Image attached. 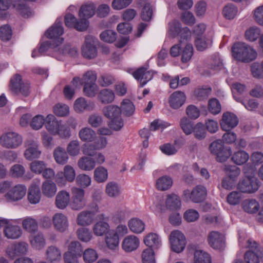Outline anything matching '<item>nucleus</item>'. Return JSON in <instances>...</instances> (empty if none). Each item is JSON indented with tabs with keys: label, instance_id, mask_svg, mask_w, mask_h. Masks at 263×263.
Here are the masks:
<instances>
[{
	"label": "nucleus",
	"instance_id": "1",
	"mask_svg": "<svg viewBox=\"0 0 263 263\" xmlns=\"http://www.w3.org/2000/svg\"><path fill=\"white\" fill-rule=\"evenodd\" d=\"M64 33L62 23L57 19L55 23L49 28L45 33V35L51 41H45L41 44L38 52L41 55L48 51L49 48L55 49L61 45L64 39L60 37Z\"/></svg>",
	"mask_w": 263,
	"mask_h": 263
},
{
	"label": "nucleus",
	"instance_id": "2",
	"mask_svg": "<svg viewBox=\"0 0 263 263\" xmlns=\"http://www.w3.org/2000/svg\"><path fill=\"white\" fill-rule=\"evenodd\" d=\"M232 55L236 60L250 62L255 60L257 57L256 51L242 42H236L232 47Z\"/></svg>",
	"mask_w": 263,
	"mask_h": 263
},
{
	"label": "nucleus",
	"instance_id": "3",
	"mask_svg": "<svg viewBox=\"0 0 263 263\" xmlns=\"http://www.w3.org/2000/svg\"><path fill=\"white\" fill-rule=\"evenodd\" d=\"M104 116L110 121L108 125L111 129L118 131L124 126V122L121 118V109L117 105H109L103 108Z\"/></svg>",
	"mask_w": 263,
	"mask_h": 263
},
{
	"label": "nucleus",
	"instance_id": "4",
	"mask_svg": "<svg viewBox=\"0 0 263 263\" xmlns=\"http://www.w3.org/2000/svg\"><path fill=\"white\" fill-rule=\"evenodd\" d=\"M9 89L15 95L21 93L27 97L30 93V84L28 82H23L21 74H15L10 79Z\"/></svg>",
	"mask_w": 263,
	"mask_h": 263
},
{
	"label": "nucleus",
	"instance_id": "5",
	"mask_svg": "<svg viewBox=\"0 0 263 263\" xmlns=\"http://www.w3.org/2000/svg\"><path fill=\"white\" fill-rule=\"evenodd\" d=\"M206 195V189L201 185H196L191 192L189 190H185L183 192L184 200L186 201L190 200L194 203H200L204 201Z\"/></svg>",
	"mask_w": 263,
	"mask_h": 263
},
{
	"label": "nucleus",
	"instance_id": "6",
	"mask_svg": "<svg viewBox=\"0 0 263 263\" xmlns=\"http://www.w3.org/2000/svg\"><path fill=\"white\" fill-rule=\"evenodd\" d=\"M260 186V181L254 176H247L241 179L238 184L237 189L244 193H253L256 192Z\"/></svg>",
	"mask_w": 263,
	"mask_h": 263
},
{
	"label": "nucleus",
	"instance_id": "7",
	"mask_svg": "<svg viewBox=\"0 0 263 263\" xmlns=\"http://www.w3.org/2000/svg\"><path fill=\"white\" fill-rule=\"evenodd\" d=\"M83 249L78 241H72L68 247V251L64 254L65 263H79L78 258L83 254Z\"/></svg>",
	"mask_w": 263,
	"mask_h": 263
},
{
	"label": "nucleus",
	"instance_id": "8",
	"mask_svg": "<svg viewBox=\"0 0 263 263\" xmlns=\"http://www.w3.org/2000/svg\"><path fill=\"white\" fill-rule=\"evenodd\" d=\"M170 241L173 251L179 253L184 250L186 245V239L181 231H173L170 236Z\"/></svg>",
	"mask_w": 263,
	"mask_h": 263
},
{
	"label": "nucleus",
	"instance_id": "9",
	"mask_svg": "<svg viewBox=\"0 0 263 263\" xmlns=\"http://www.w3.org/2000/svg\"><path fill=\"white\" fill-rule=\"evenodd\" d=\"M86 82L83 87V93L86 97L92 98L96 95L98 86L96 84L97 74L95 71H88L85 73Z\"/></svg>",
	"mask_w": 263,
	"mask_h": 263
},
{
	"label": "nucleus",
	"instance_id": "10",
	"mask_svg": "<svg viewBox=\"0 0 263 263\" xmlns=\"http://www.w3.org/2000/svg\"><path fill=\"white\" fill-rule=\"evenodd\" d=\"M22 143V137L15 132H8L0 137V143L4 147L16 148Z\"/></svg>",
	"mask_w": 263,
	"mask_h": 263
},
{
	"label": "nucleus",
	"instance_id": "11",
	"mask_svg": "<svg viewBox=\"0 0 263 263\" xmlns=\"http://www.w3.org/2000/svg\"><path fill=\"white\" fill-rule=\"evenodd\" d=\"M154 73L155 71L148 70L147 68L142 66L134 71L132 74L136 80L140 81L139 87H143L153 79Z\"/></svg>",
	"mask_w": 263,
	"mask_h": 263
},
{
	"label": "nucleus",
	"instance_id": "12",
	"mask_svg": "<svg viewBox=\"0 0 263 263\" xmlns=\"http://www.w3.org/2000/svg\"><path fill=\"white\" fill-rule=\"evenodd\" d=\"M71 193L72 200L70 204L71 209L75 210L82 209L85 205L84 190L78 187H73Z\"/></svg>",
	"mask_w": 263,
	"mask_h": 263
},
{
	"label": "nucleus",
	"instance_id": "13",
	"mask_svg": "<svg viewBox=\"0 0 263 263\" xmlns=\"http://www.w3.org/2000/svg\"><path fill=\"white\" fill-rule=\"evenodd\" d=\"M76 177L73 168L69 165L64 167V172H59L55 176V181L59 186L65 185L66 181L72 182Z\"/></svg>",
	"mask_w": 263,
	"mask_h": 263
},
{
	"label": "nucleus",
	"instance_id": "14",
	"mask_svg": "<svg viewBox=\"0 0 263 263\" xmlns=\"http://www.w3.org/2000/svg\"><path fill=\"white\" fill-rule=\"evenodd\" d=\"M107 143L106 138L101 137L95 142L94 144H84L83 147V154L89 157H93L97 153L96 150L105 147Z\"/></svg>",
	"mask_w": 263,
	"mask_h": 263
},
{
	"label": "nucleus",
	"instance_id": "15",
	"mask_svg": "<svg viewBox=\"0 0 263 263\" xmlns=\"http://www.w3.org/2000/svg\"><path fill=\"white\" fill-rule=\"evenodd\" d=\"M238 124V119L236 115L230 112H224L220 122L221 128L226 132L230 131Z\"/></svg>",
	"mask_w": 263,
	"mask_h": 263
},
{
	"label": "nucleus",
	"instance_id": "16",
	"mask_svg": "<svg viewBox=\"0 0 263 263\" xmlns=\"http://www.w3.org/2000/svg\"><path fill=\"white\" fill-rule=\"evenodd\" d=\"M210 246L215 250H222L224 247V240L222 235L216 231L211 232L208 236Z\"/></svg>",
	"mask_w": 263,
	"mask_h": 263
},
{
	"label": "nucleus",
	"instance_id": "17",
	"mask_svg": "<svg viewBox=\"0 0 263 263\" xmlns=\"http://www.w3.org/2000/svg\"><path fill=\"white\" fill-rule=\"evenodd\" d=\"M187 248L189 250H193L194 252V263H212V257L208 252L201 250H196L194 245H190Z\"/></svg>",
	"mask_w": 263,
	"mask_h": 263
},
{
	"label": "nucleus",
	"instance_id": "18",
	"mask_svg": "<svg viewBox=\"0 0 263 263\" xmlns=\"http://www.w3.org/2000/svg\"><path fill=\"white\" fill-rule=\"evenodd\" d=\"M26 192V186L24 185L18 184L10 190L6 194V197L11 201H18L23 198Z\"/></svg>",
	"mask_w": 263,
	"mask_h": 263
},
{
	"label": "nucleus",
	"instance_id": "19",
	"mask_svg": "<svg viewBox=\"0 0 263 263\" xmlns=\"http://www.w3.org/2000/svg\"><path fill=\"white\" fill-rule=\"evenodd\" d=\"M186 96L184 92L176 91L171 95L168 103L171 108L177 109L184 104Z\"/></svg>",
	"mask_w": 263,
	"mask_h": 263
},
{
	"label": "nucleus",
	"instance_id": "20",
	"mask_svg": "<svg viewBox=\"0 0 263 263\" xmlns=\"http://www.w3.org/2000/svg\"><path fill=\"white\" fill-rule=\"evenodd\" d=\"M27 246L25 242L14 243L7 249L6 252L8 256L13 259L16 256L25 254L27 251Z\"/></svg>",
	"mask_w": 263,
	"mask_h": 263
},
{
	"label": "nucleus",
	"instance_id": "21",
	"mask_svg": "<svg viewBox=\"0 0 263 263\" xmlns=\"http://www.w3.org/2000/svg\"><path fill=\"white\" fill-rule=\"evenodd\" d=\"M88 37H86L85 44L82 47V54L86 59H92L97 56V50L96 46L88 42Z\"/></svg>",
	"mask_w": 263,
	"mask_h": 263
},
{
	"label": "nucleus",
	"instance_id": "22",
	"mask_svg": "<svg viewBox=\"0 0 263 263\" xmlns=\"http://www.w3.org/2000/svg\"><path fill=\"white\" fill-rule=\"evenodd\" d=\"M139 240L137 237L129 235L123 240L122 246L125 251L130 252L137 249L139 246Z\"/></svg>",
	"mask_w": 263,
	"mask_h": 263
},
{
	"label": "nucleus",
	"instance_id": "23",
	"mask_svg": "<svg viewBox=\"0 0 263 263\" xmlns=\"http://www.w3.org/2000/svg\"><path fill=\"white\" fill-rule=\"evenodd\" d=\"M53 223L55 228L59 231L64 232L68 228L67 217L62 213H57L53 217Z\"/></svg>",
	"mask_w": 263,
	"mask_h": 263
},
{
	"label": "nucleus",
	"instance_id": "24",
	"mask_svg": "<svg viewBox=\"0 0 263 263\" xmlns=\"http://www.w3.org/2000/svg\"><path fill=\"white\" fill-rule=\"evenodd\" d=\"M61 124V122L58 121L53 115L49 114L46 118L45 126L51 134L55 135Z\"/></svg>",
	"mask_w": 263,
	"mask_h": 263
},
{
	"label": "nucleus",
	"instance_id": "25",
	"mask_svg": "<svg viewBox=\"0 0 263 263\" xmlns=\"http://www.w3.org/2000/svg\"><path fill=\"white\" fill-rule=\"evenodd\" d=\"M96 11V7L93 3H89L82 5L79 11L80 17L85 18L87 20L92 17Z\"/></svg>",
	"mask_w": 263,
	"mask_h": 263
},
{
	"label": "nucleus",
	"instance_id": "26",
	"mask_svg": "<svg viewBox=\"0 0 263 263\" xmlns=\"http://www.w3.org/2000/svg\"><path fill=\"white\" fill-rule=\"evenodd\" d=\"M144 243L153 250L158 249L161 245V242L159 236L156 233H151L144 238Z\"/></svg>",
	"mask_w": 263,
	"mask_h": 263
},
{
	"label": "nucleus",
	"instance_id": "27",
	"mask_svg": "<svg viewBox=\"0 0 263 263\" xmlns=\"http://www.w3.org/2000/svg\"><path fill=\"white\" fill-rule=\"evenodd\" d=\"M115 98L114 91L108 88L101 90L98 94V100L104 104L111 103L115 100Z\"/></svg>",
	"mask_w": 263,
	"mask_h": 263
},
{
	"label": "nucleus",
	"instance_id": "28",
	"mask_svg": "<svg viewBox=\"0 0 263 263\" xmlns=\"http://www.w3.org/2000/svg\"><path fill=\"white\" fill-rule=\"evenodd\" d=\"M95 213L89 211L81 212L77 217V223L80 226H86L91 224L94 219Z\"/></svg>",
	"mask_w": 263,
	"mask_h": 263
},
{
	"label": "nucleus",
	"instance_id": "29",
	"mask_svg": "<svg viewBox=\"0 0 263 263\" xmlns=\"http://www.w3.org/2000/svg\"><path fill=\"white\" fill-rule=\"evenodd\" d=\"M165 204L167 209L171 211L179 210L181 206L179 197L174 194L168 195Z\"/></svg>",
	"mask_w": 263,
	"mask_h": 263
},
{
	"label": "nucleus",
	"instance_id": "30",
	"mask_svg": "<svg viewBox=\"0 0 263 263\" xmlns=\"http://www.w3.org/2000/svg\"><path fill=\"white\" fill-rule=\"evenodd\" d=\"M129 230L136 234L141 233L145 229V223L138 218H133L128 222Z\"/></svg>",
	"mask_w": 263,
	"mask_h": 263
},
{
	"label": "nucleus",
	"instance_id": "31",
	"mask_svg": "<svg viewBox=\"0 0 263 263\" xmlns=\"http://www.w3.org/2000/svg\"><path fill=\"white\" fill-rule=\"evenodd\" d=\"M78 164L80 168L83 171H91L95 168L96 161L91 157L83 156L79 159Z\"/></svg>",
	"mask_w": 263,
	"mask_h": 263
},
{
	"label": "nucleus",
	"instance_id": "32",
	"mask_svg": "<svg viewBox=\"0 0 263 263\" xmlns=\"http://www.w3.org/2000/svg\"><path fill=\"white\" fill-rule=\"evenodd\" d=\"M41 197V190L39 186L31 185L28 190L27 198L31 204H36L40 201Z\"/></svg>",
	"mask_w": 263,
	"mask_h": 263
},
{
	"label": "nucleus",
	"instance_id": "33",
	"mask_svg": "<svg viewBox=\"0 0 263 263\" xmlns=\"http://www.w3.org/2000/svg\"><path fill=\"white\" fill-rule=\"evenodd\" d=\"M42 191L45 196L52 197L57 192L56 184L50 180H46L42 184Z\"/></svg>",
	"mask_w": 263,
	"mask_h": 263
},
{
	"label": "nucleus",
	"instance_id": "34",
	"mask_svg": "<svg viewBox=\"0 0 263 263\" xmlns=\"http://www.w3.org/2000/svg\"><path fill=\"white\" fill-rule=\"evenodd\" d=\"M6 237L9 239L18 238L22 235V230L18 226L8 225L4 229Z\"/></svg>",
	"mask_w": 263,
	"mask_h": 263
},
{
	"label": "nucleus",
	"instance_id": "35",
	"mask_svg": "<svg viewBox=\"0 0 263 263\" xmlns=\"http://www.w3.org/2000/svg\"><path fill=\"white\" fill-rule=\"evenodd\" d=\"M53 157L56 162L61 165L65 164L68 159L67 152L64 148L60 146L54 150Z\"/></svg>",
	"mask_w": 263,
	"mask_h": 263
},
{
	"label": "nucleus",
	"instance_id": "36",
	"mask_svg": "<svg viewBox=\"0 0 263 263\" xmlns=\"http://www.w3.org/2000/svg\"><path fill=\"white\" fill-rule=\"evenodd\" d=\"M69 201V195L66 191H62L57 194L55 198V204L59 209H63L65 208Z\"/></svg>",
	"mask_w": 263,
	"mask_h": 263
},
{
	"label": "nucleus",
	"instance_id": "37",
	"mask_svg": "<svg viewBox=\"0 0 263 263\" xmlns=\"http://www.w3.org/2000/svg\"><path fill=\"white\" fill-rule=\"evenodd\" d=\"M249 158L248 153L245 151H238L235 152L231 157L232 161L237 165H241L246 163Z\"/></svg>",
	"mask_w": 263,
	"mask_h": 263
},
{
	"label": "nucleus",
	"instance_id": "38",
	"mask_svg": "<svg viewBox=\"0 0 263 263\" xmlns=\"http://www.w3.org/2000/svg\"><path fill=\"white\" fill-rule=\"evenodd\" d=\"M244 259L247 263H260V261L263 262V255L261 253L248 250L244 254Z\"/></svg>",
	"mask_w": 263,
	"mask_h": 263
},
{
	"label": "nucleus",
	"instance_id": "39",
	"mask_svg": "<svg viewBox=\"0 0 263 263\" xmlns=\"http://www.w3.org/2000/svg\"><path fill=\"white\" fill-rule=\"evenodd\" d=\"M243 210L248 213H255L259 209V204L255 199H247L242 204Z\"/></svg>",
	"mask_w": 263,
	"mask_h": 263
},
{
	"label": "nucleus",
	"instance_id": "40",
	"mask_svg": "<svg viewBox=\"0 0 263 263\" xmlns=\"http://www.w3.org/2000/svg\"><path fill=\"white\" fill-rule=\"evenodd\" d=\"M172 179L167 176H163L159 178L156 182V188L159 191H166L172 185Z\"/></svg>",
	"mask_w": 263,
	"mask_h": 263
},
{
	"label": "nucleus",
	"instance_id": "41",
	"mask_svg": "<svg viewBox=\"0 0 263 263\" xmlns=\"http://www.w3.org/2000/svg\"><path fill=\"white\" fill-rule=\"evenodd\" d=\"M121 113L126 117L132 116L135 110L133 103L128 99L123 100L121 104Z\"/></svg>",
	"mask_w": 263,
	"mask_h": 263
},
{
	"label": "nucleus",
	"instance_id": "42",
	"mask_svg": "<svg viewBox=\"0 0 263 263\" xmlns=\"http://www.w3.org/2000/svg\"><path fill=\"white\" fill-rule=\"evenodd\" d=\"M12 29L9 25L5 24L0 27V40L2 41H9L12 39Z\"/></svg>",
	"mask_w": 263,
	"mask_h": 263
},
{
	"label": "nucleus",
	"instance_id": "43",
	"mask_svg": "<svg viewBox=\"0 0 263 263\" xmlns=\"http://www.w3.org/2000/svg\"><path fill=\"white\" fill-rule=\"evenodd\" d=\"M80 138L83 141L91 142L96 138V133L90 128H82L79 132Z\"/></svg>",
	"mask_w": 263,
	"mask_h": 263
},
{
	"label": "nucleus",
	"instance_id": "44",
	"mask_svg": "<svg viewBox=\"0 0 263 263\" xmlns=\"http://www.w3.org/2000/svg\"><path fill=\"white\" fill-rule=\"evenodd\" d=\"M182 29L181 24L179 21L175 20L168 24V32L173 38L178 36Z\"/></svg>",
	"mask_w": 263,
	"mask_h": 263
},
{
	"label": "nucleus",
	"instance_id": "45",
	"mask_svg": "<svg viewBox=\"0 0 263 263\" xmlns=\"http://www.w3.org/2000/svg\"><path fill=\"white\" fill-rule=\"evenodd\" d=\"M120 237L113 231L107 235L105 241L107 247L111 249H115L119 245Z\"/></svg>",
	"mask_w": 263,
	"mask_h": 263
},
{
	"label": "nucleus",
	"instance_id": "46",
	"mask_svg": "<svg viewBox=\"0 0 263 263\" xmlns=\"http://www.w3.org/2000/svg\"><path fill=\"white\" fill-rule=\"evenodd\" d=\"M108 177L107 170L103 166H99L94 171V178L98 183L105 182Z\"/></svg>",
	"mask_w": 263,
	"mask_h": 263
},
{
	"label": "nucleus",
	"instance_id": "47",
	"mask_svg": "<svg viewBox=\"0 0 263 263\" xmlns=\"http://www.w3.org/2000/svg\"><path fill=\"white\" fill-rule=\"evenodd\" d=\"M47 259L51 262L59 260L61 257V254L60 250L55 247H49L47 252Z\"/></svg>",
	"mask_w": 263,
	"mask_h": 263
},
{
	"label": "nucleus",
	"instance_id": "48",
	"mask_svg": "<svg viewBox=\"0 0 263 263\" xmlns=\"http://www.w3.org/2000/svg\"><path fill=\"white\" fill-rule=\"evenodd\" d=\"M109 226L106 222L100 221L93 227V232L97 236H102L106 234L109 230Z\"/></svg>",
	"mask_w": 263,
	"mask_h": 263
},
{
	"label": "nucleus",
	"instance_id": "49",
	"mask_svg": "<svg viewBox=\"0 0 263 263\" xmlns=\"http://www.w3.org/2000/svg\"><path fill=\"white\" fill-rule=\"evenodd\" d=\"M180 125L183 132L186 135L191 134L194 130V123L186 117H183L180 120Z\"/></svg>",
	"mask_w": 263,
	"mask_h": 263
},
{
	"label": "nucleus",
	"instance_id": "50",
	"mask_svg": "<svg viewBox=\"0 0 263 263\" xmlns=\"http://www.w3.org/2000/svg\"><path fill=\"white\" fill-rule=\"evenodd\" d=\"M194 137L198 140H202L206 137V132L205 125L201 123H197L194 128L193 130Z\"/></svg>",
	"mask_w": 263,
	"mask_h": 263
},
{
	"label": "nucleus",
	"instance_id": "51",
	"mask_svg": "<svg viewBox=\"0 0 263 263\" xmlns=\"http://www.w3.org/2000/svg\"><path fill=\"white\" fill-rule=\"evenodd\" d=\"M208 106L210 112L214 115L219 114L221 110L220 102L216 98L210 99L208 101Z\"/></svg>",
	"mask_w": 263,
	"mask_h": 263
},
{
	"label": "nucleus",
	"instance_id": "52",
	"mask_svg": "<svg viewBox=\"0 0 263 263\" xmlns=\"http://www.w3.org/2000/svg\"><path fill=\"white\" fill-rule=\"evenodd\" d=\"M224 171L227 177L236 180L237 177L240 173V169L235 165H227L225 166Z\"/></svg>",
	"mask_w": 263,
	"mask_h": 263
},
{
	"label": "nucleus",
	"instance_id": "53",
	"mask_svg": "<svg viewBox=\"0 0 263 263\" xmlns=\"http://www.w3.org/2000/svg\"><path fill=\"white\" fill-rule=\"evenodd\" d=\"M231 155L232 151L231 148L224 146L223 148H221L215 155L216 160L218 162H223L226 161Z\"/></svg>",
	"mask_w": 263,
	"mask_h": 263
},
{
	"label": "nucleus",
	"instance_id": "54",
	"mask_svg": "<svg viewBox=\"0 0 263 263\" xmlns=\"http://www.w3.org/2000/svg\"><path fill=\"white\" fill-rule=\"evenodd\" d=\"M194 49L191 44H187L181 52V61L183 63L188 62L192 58Z\"/></svg>",
	"mask_w": 263,
	"mask_h": 263
},
{
	"label": "nucleus",
	"instance_id": "55",
	"mask_svg": "<svg viewBox=\"0 0 263 263\" xmlns=\"http://www.w3.org/2000/svg\"><path fill=\"white\" fill-rule=\"evenodd\" d=\"M117 36V33L112 30H105L100 35L101 40L105 42L112 43L114 42Z\"/></svg>",
	"mask_w": 263,
	"mask_h": 263
},
{
	"label": "nucleus",
	"instance_id": "56",
	"mask_svg": "<svg viewBox=\"0 0 263 263\" xmlns=\"http://www.w3.org/2000/svg\"><path fill=\"white\" fill-rule=\"evenodd\" d=\"M237 13V7L233 4H228L223 9L224 16L228 20L233 19Z\"/></svg>",
	"mask_w": 263,
	"mask_h": 263
},
{
	"label": "nucleus",
	"instance_id": "57",
	"mask_svg": "<svg viewBox=\"0 0 263 263\" xmlns=\"http://www.w3.org/2000/svg\"><path fill=\"white\" fill-rule=\"evenodd\" d=\"M46 118L43 115H37L34 117L30 122L31 127L34 130L40 129L45 124Z\"/></svg>",
	"mask_w": 263,
	"mask_h": 263
},
{
	"label": "nucleus",
	"instance_id": "58",
	"mask_svg": "<svg viewBox=\"0 0 263 263\" xmlns=\"http://www.w3.org/2000/svg\"><path fill=\"white\" fill-rule=\"evenodd\" d=\"M152 7L149 3L145 4L141 10V18L145 22L151 21L153 16Z\"/></svg>",
	"mask_w": 263,
	"mask_h": 263
},
{
	"label": "nucleus",
	"instance_id": "59",
	"mask_svg": "<svg viewBox=\"0 0 263 263\" xmlns=\"http://www.w3.org/2000/svg\"><path fill=\"white\" fill-rule=\"evenodd\" d=\"M143 263H156L154 251L152 248L145 249L142 254Z\"/></svg>",
	"mask_w": 263,
	"mask_h": 263
},
{
	"label": "nucleus",
	"instance_id": "60",
	"mask_svg": "<svg viewBox=\"0 0 263 263\" xmlns=\"http://www.w3.org/2000/svg\"><path fill=\"white\" fill-rule=\"evenodd\" d=\"M22 225L25 230L30 233L35 232L37 229V223L36 220L31 218L24 219Z\"/></svg>",
	"mask_w": 263,
	"mask_h": 263
},
{
	"label": "nucleus",
	"instance_id": "61",
	"mask_svg": "<svg viewBox=\"0 0 263 263\" xmlns=\"http://www.w3.org/2000/svg\"><path fill=\"white\" fill-rule=\"evenodd\" d=\"M41 153V152L39 150L37 146H31L26 149L24 152V156L27 159L31 160L38 158Z\"/></svg>",
	"mask_w": 263,
	"mask_h": 263
},
{
	"label": "nucleus",
	"instance_id": "62",
	"mask_svg": "<svg viewBox=\"0 0 263 263\" xmlns=\"http://www.w3.org/2000/svg\"><path fill=\"white\" fill-rule=\"evenodd\" d=\"M115 82V78L112 75L107 73L101 75L98 79V83L102 87H108Z\"/></svg>",
	"mask_w": 263,
	"mask_h": 263
},
{
	"label": "nucleus",
	"instance_id": "63",
	"mask_svg": "<svg viewBox=\"0 0 263 263\" xmlns=\"http://www.w3.org/2000/svg\"><path fill=\"white\" fill-rule=\"evenodd\" d=\"M83 258L85 262L91 263L96 261L98 258L96 251L92 249H87L83 253Z\"/></svg>",
	"mask_w": 263,
	"mask_h": 263
},
{
	"label": "nucleus",
	"instance_id": "64",
	"mask_svg": "<svg viewBox=\"0 0 263 263\" xmlns=\"http://www.w3.org/2000/svg\"><path fill=\"white\" fill-rule=\"evenodd\" d=\"M76 182L78 185H80L81 187L85 188L90 185L91 183V178L88 175L86 174H79L76 177Z\"/></svg>",
	"mask_w": 263,
	"mask_h": 263
}]
</instances>
